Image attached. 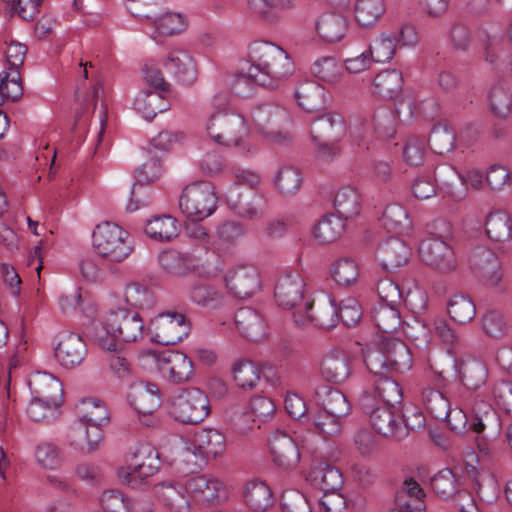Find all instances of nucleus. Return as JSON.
I'll return each instance as SVG.
<instances>
[{"mask_svg": "<svg viewBox=\"0 0 512 512\" xmlns=\"http://www.w3.org/2000/svg\"><path fill=\"white\" fill-rule=\"evenodd\" d=\"M445 420L457 433L472 430L480 434L488 431V439L495 438L501 429L500 419L490 402L481 393L473 391H464L458 396V406L449 407Z\"/></svg>", "mask_w": 512, "mask_h": 512, "instance_id": "3", "label": "nucleus"}, {"mask_svg": "<svg viewBox=\"0 0 512 512\" xmlns=\"http://www.w3.org/2000/svg\"><path fill=\"white\" fill-rule=\"evenodd\" d=\"M308 480L315 488L325 491L340 490L343 485L341 472L327 463H319L311 468Z\"/></svg>", "mask_w": 512, "mask_h": 512, "instance_id": "44", "label": "nucleus"}, {"mask_svg": "<svg viewBox=\"0 0 512 512\" xmlns=\"http://www.w3.org/2000/svg\"><path fill=\"white\" fill-rule=\"evenodd\" d=\"M402 73L397 69H386L373 80V92L385 98L395 97L402 89Z\"/></svg>", "mask_w": 512, "mask_h": 512, "instance_id": "53", "label": "nucleus"}, {"mask_svg": "<svg viewBox=\"0 0 512 512\" xmlns=\"http://www.w3.org/2000/svg\"><path fill=\"white\" fill-rule=\"evenodd\" d=\"M372 318L381 335L379 343L371 348H378L387 342L392 345L401 342L391 335L401 326L400 313L394 306L379 303L372 311Z\"/></svg>", "mask_w": 512, "mask_h": 512, "instance_id": "30", "label": "nucleus"}, {"mask_svg": "<svg viewBox=\"0 0 512 512\" xmlns=\"http://www.w3.org/2000/svg\"><path fill=\"white\" fill-rule=\"evenodd\" d=\"M123 298L127 305L139 310H150L156 305V299L152 291L138 283L126 285Z\"/></svg>", "mask_w": 512, "mask_h": 512, "instance_id": "58", "label": "nucleus"}, {"mask_svg": "<svg viewBox=\"0 0 512 512\" xmlns=\"http://www.w3.org/2000/svg\"><path fill=\"white\" fill-rule=\"evenodd\" d=\"M474 264L481 270L483 283L488 288L497 293H504L508 290V284L503 278L500 264L491 251L480 249L474 255Z\"/></svg>", "mask_w": 512, "mask_h": 512, "instance_id": "27", "label": "nucleus"}, {"mask_svg": "<svg viewBox=\"0 0 512 512\" xmlns=\"http://www.w3.org/2000/svg\"><path fill=\"white\" fill-rule=\"evenodd\" d=\"M246 505L254 512H264L274 503L273 493L264 481L253 480L246 483L243 490Z\"/></svg>", "mask_w": 512, "mask_h": 512, "instance_id": "41", "label": "nucleus"}, {"mask_svg": "<svg viewBox=\"0 0 512 512\" xmlns=\"http://www.w3.org/2000/svg\"><path fill=\"white\" fill-rule=\"evenodd\" d=\"M447 308L450 318L458 324H467L476 315V305L472 298L461 293L449 299Z\"/></svg>", "mask_w": 512, "mask_h": 512, "instance_id": "56", "label": "nucleus"}, {"mask_svg": "<svg viewBox=\"0 0 512 512\" xmlns=\"http://www.w3.org/2000/svg\"><path fill=\"white\" fill-rule=\"evenodd\" d=\"M226 287L239 298H248L260 290L261 280L258 270L253 266H239L225 277Z\"/></svg>", "mask_w": 512, "mask_h": 512, "instance_id": "23", "label": "nucleus"}, {"mask_svg": "<svg viewBox=\"0 0 512 512\" xmlns=\"http://www.w3.org/2000/svg\"><path fill=\"white\" fill-rule=\"evenodd\" d=\"M129 403L137 413L142 425L147 427L155 425L156 419L153 413L161 405V396L157 385L142 382L132 386Z\"/></svg>", "mask_w": 512, "mask_h": 512, "instance_id": "17", "label": "nucleus"}, {"mask_svg": "<svg viewBox=\"0 0 512 512\" xmlns=\"http://www.w3.org/2000/svg\"><path fill=\"white\" fill-rule=\"evenodd\" d=\"M431 487L443 499H450L462 490L460 477L449 468L438 471L431 478Z\"/></svg>", "mask_w": 512, "mask_h": 512, "instance_id": "55", "label": "nucleus"}, {"mask_svg": "<svg viewBox=\"0 0 512 512\" xmlns=\"http://www.w3.org/2000/svg\"><path fill=\"white\" fill-rule=\"evenodd\" d=\"M160 266L169 274L183 275L192 268V260L188 254L177 250H165L158 256Z\"/></svg>", "mask_w": 512, "mask_h": 512, "instance_id": "60", "label": "nucleus"}, {"mask_svg": "<svg viewBox=\"0 0 512 512\" xmlns=\"http://www.w3.org/2000/svg\"><path fill=\"white\" fill-rule=\"evenodd\" d=\"M364 362L370 373L378 376L374 393H371L380 405L395 406L401 403L403 391L397 381L388 375L405 373L412 367V357L404 342L383 343L378 348H367Z\"/></svg>", "mask_w": 512, "mask_h": 512, "instance_id": "2", "label": "nucleus"}, {"mask_svg": "<svg viewBox=\"0 0 512 512\" xmlns=\"http://www.w3.org/2000/svg\"><path fill=\"white\" fill-rule=\"evenodd\" d=\"M277 304L284 309L303 308L305 301L310 298L305 296V282L298 274H289L279 278L274 292Z\"/></svg>", "mask_w": 512, "mask_h": 512, "instance_id": "20", "label": "nucleus"}, {"mask_svg": "<svg viewBox=\"0 0 512 512\" xmlns=\"http://www.w3.org/2000/svg\"><path fill=\"white\" fill-rule=\"evenodd\" d=\"M319 38L329 44L341 42L349 30V19L339 13L330 12L320 15L315 22Z\"/></svg>", "mask_w": 512, "mask_h": 512, "instance_id": "31", "label": "nucleus"}, {"mask_svg": "<svg viewBox=\"0 0 512 512\" xmlns=\"http://www.w3.org/2000/svg\"><path fill=\"white\" fill-rule=\"evenodd\" d=\"M77 420L81 423L102 429L109 422V412L104 402L97 398L81 399L76 405Z\"/></svg>", "mask_w": 512, "mask_h": 512, "instance_id": "39", "label": "nucleus"}, {"mask_svg": "<svg viewBox=\"0 0 512 512\" xmlns=\"http://www.w3.org/2000/svg\"><path fill=\"white\" fill-rule=\"evenodd\" d=\"M396 47V34L390 31H380L370 41L367 50L375 63H386L394 57Z\"/></svg>", "mask_w": 512, "mask_h": 512, "instance_id": "50", "label": "nucleus"}, {"mask_svg": "<svg viewBox=\"0 0 512 512\" xmlns=\"http://www.w3.org/2000/svg\"><path fill=\"white\" fill-rule=\"evenodd\" d=\"M482 330L488 337L501 339L509 332V325L504 314L495 309H489L481 316Z\"/></svg>", "mask_w": 512, "mask_h": 512, "instance_id": "62", "label": "nucleus"}, {"mask_svg": "<svg viewBox=\"0 0 512 512\" xmlns=\"http://www.w3.org/2000/svg\"><path fill=\"white\" fill-rule=\"evenodd\" d=\"M28 386L31 397L63 400L61 382L51 373L36 371L30 374Z\"/></svg>", "mask_w": 512, "mask_h": 512, "instance_id": "35", "label": "nucleus"}, {"mask_svg": "<svg viewBox=\"0 0 512 512\" xmlns=\"http://www.w3.org/2000/svg\"><path fill=\"white\" fill-rule=\"evenodd\" d=\"M248 62L261 81V86L278 87L293 72L287 52L269 41H255L248 47Z\"/></svg>", "mask_w": 512, "mask_h": 512, "instance_id": "5", "label": "nucleus"}, {"mask_svg": "<svg viewBox=\"0 0 512 512\" xmlns=\"http://www.w3.org/2000/svg\"><path fill=\"white\" fill-rule=\"evenodd\" d=\"M135 1L125 0V7L132 16L142 21L144 32L156 43H162L167 37L179 34L186 29L187 20L183 14L165 12L151 16L135 7Z\"/></svg>", "mask_w": 512, "mask_h": 512, "instance_id": "8", "label": "nucleus"}, {"mask_svg": "<svg viewBox=\"0 0 512 512\" xmlns=\"http://www.w3.org/2000/svg\"><path fill=\"white\" fill-rule=\"evenodd\" d=\"M180 232L179 221L171 215H157L147 220L145 225L146 235L160 242L170 241Z\"/></svg>", "mask_w": 512, "mask_h": 512, "instance_id": "43", "label": "nucleus"}, {"mask_svg": "<svg viewBox=\"0 0 512 512\" xmlns=\"http://www.w3.org/2000/svg\"><path fill=\"white\" fill-rule=\"evenodd\" d=\"M93 247L97 255L110 261L122 262L133 251L130 233L112 222H103L93 232Z\"/></svg>", "mask_w": 512, "mask_h": 512, "instance_id": "6", "label": "nucleus"}, {"mask_svg": "<svg viewBox=\"0 0 512 512\" xmlns=\"http://www.w3.org/2000/svg\"><path fill=\"white\" fill-rule=\"evenodd\" d=\"M344 132V119L338 113H327L313 121L311 126L314 140L321 137L338 139L344 135Z\"/></svg>", "mask_w": 512, "mask_h": 512, "instance_id": "52", "label": "nucleus"}, {"mask_svg": "<svg viewBox=\"0 0 512 512\" xmlns=\"http://www.w3.org/2000/svg\"><path fill=\"white\" fill-rule=\"evenodd\" d=\"M299 106L308 112H317L325 107V89L315 81H305L296 90Z\"/></svg>", "mask_w": 512, "mask_h": 512, "instance_id": "48", "label": "nucleus"}, {"mask_svg": "<svg viewBox=\"0 0 512 512\" xmlns=\"http://www.w3.org/2000/svg\"><path fill=\"white\" fill-rule=\"evenodd\" d=\"M321 374L323 378L335 384L345 382L351 375L349 358L340 351H331L322 359Z\"/></svg>", "mask_w": 512, "mask_h": 512, "instance_id": "36", "label": "nucleus"}, {"mask_svg": "<svg viewBox=\"0 0 512 512\" xmlns=\"http://www.w3.org/2000/svg\"><path fill=\"white\" fill-rule=\"evenodd\" d=\"M334 209L341 219H351L361 210V196L358 189L351 185L342 186L337 190L333 202Z\"/></svg>", "mask_w": 512, "mask_h": 512, "instance_id": "42", "label": "nucleus"}, {"mask_svg": "<svg viewBox=\"0 0 512 512\" xmlns=\"http://www.w3.org/2000/svg\"><path fill=\"white\" fill-rule=\"evenodd\" d=\"M63 400L31 397L27 407V415L34 422L50 423L61 415Z\"/></svg>", "mask_w": 512, "mask_h": 512, "instance_id": "49", "label": "nucleus"}, {"mask_svg": "<svg viewBox=\"0 0 512 512\" xmlns=\"http://www.w3.org/2000/svg\"><path fill=\"white\" fill-rule=\"evenodd\" d=\"M86 355L87 348L83 339L74 333L62 335L55 348L58 363L67 369L79 366Z\"/></svg>", "mask_w": 512, "mask_h": 512, "instance_id": "29", "label": "nucleus"}, {"mask_svg": "<svg viewBox=\"0 0 512 512\" xmlns=\"http://www.w3.org/2000/svg\"><path fill=\"white\" fill-rule=\"evenodd\" d=\"M439 180L443 186H447V193H452V185L459 180L462 185L469 186L473 190H481L484 185V174L478 168H470L465 174L459 173L455 168L448 165L438 167Z\"/></svg>", "mask_w": 512, "mask_h": 512, "instance_id": "37", "label": "nucleus"}, {"mask_svg": "<svg viewBox=\"0 0 512 512\" xmlns=\"http://www.w3.org/2000/svg\"><path fill=\"white\" fill-rule=\"evenodd\" d=\"M293 319L298 326L314 325L329 329L338 323V310L330 295H321L317 300L305 301L303 308L293 311Z\"/></svg>", "mask_w": 512, "mask_h": 512, "instance_id": "12", "label": "nucleus"}, {"mask_svg": "<svg viewBox=\"0 0 512 512\" xmlns=\"http://www.w3.org/2000/svg\"><path fill=\"white\" fill-rule=\"evenodd\" d=\"M133 108L143 118L150 120L158 113L166 111L168 102L162 92L142 89L134 98Z\"/></svg>", "mask_w": 512, "mask_h": 512, "instance_id": "46", "label": "nucleus"}, {"mask_svg": "<svg viewBox=\"0 0 512 512\" xmlns=\"http://www.w3.org/2000/svg\"><path fill=\"white\" fill-rule=\"evenodd\" d=\"M330 276L339 285L350 286L358 279L359 268L354 260L341 258L331 264Z\"/></svg>", "mask_w": 512, "mask_h": 512, "instance_id": "64", "label": "nucleus"}, {"mask_svg": "<svg viewBox=\"0 0 512 512\" xmlns=\"http://www.w3.org/2000/svg\"><path fill=\"white\" fill-rule=\"evenodd\" d=\"M382 222L388 231L396 233H405L412 228V221L407 210L397 203L386 206L382 215Z\"/></svg>", "mask_w": 512, "mask_h": 512, "instance_id": "57", "label": "nucleus"}, {"mask_svg": "<svg viewBox=\"0 0 512 512\" xmlns=\"http://www.w3.org/2000/svg\"><path fill=\"white\" fill-rule=\"evenodd\" d=\"M418 253L420 259L428 266L442 273L456 269L457 260L452 246L446 236L428 237L421 241Z\"/></svg>", "mask_w": 512, "mask_h": 512, "instance_id": "15", "label": "nucleus"}, {"mask_svg": "<svg viewBox=\"0 0 512 512\" xmlns=\"http://www.w3.org/2000/svg\"><path fill=\"white\" fill-rule=\"evenodd\" d=\"M159 465L156 449L148 443H142L137 446L130 461L118 469L117 475L121 483L131 488H140L158 471Z\"/></svg>", "mask_w": 512, "mask_h": 512, "instance_id": "9", "label": "nucleus"}, {"mask_svg": "<svg viewBox=\"0 0 512 512\" xmlns=\"http://www.w3.org/2000/svg\"><path fill=\"white\" fill-rule=\"evenodd\" d=\"M233 379L242 390L254 389L261 379V372L256 364L249 360H240L233 365Z\"/></svg>", "mask_w": 512, "mask_h": 512, "instance_id": "59", "label": "nucleus"}, {"mask_svg": "<svg viewBox=\"0 0 512 512\" xmlns=\"http://www.w3.org/2000/svg\"><path fill=\"white\" fill-rule=\"evenodd\" d=\"M403 334L416 343L418 347L426 348L432 335L439 337L445 343H452L455 335L447 321L437 315H428L422 320H416L415 325L401 326Z\"/></svg>", "mask_w": 512, "mask_h": 512, "instance_id": "16", "label": "nucleus"}, {"mask_svg": "<svg viewBox=\"0 0 512 512\" xmlns=\"http://www.w3.org/2000/svg\"><path fill=\"white\" fill-rule=\"evenodd\" d=\"M285 111L278 105L265 102L254 105L249 112L221 110L211 113L202 123L201 133L209 143L222 148H234L239 156L250 159L259 146L250 139L253 128L269 143L282 144L290 134L281 129Z\"/></svg>", "mask_w": 512, "mask_h": 512, "instance_id": "1", "label": "nucleus"}, {"mask_svg": "<svg viewBox=\"0 0 512 512\" xmlns=\"http://www.w3.org/2000/svg\"><path fill=\"white\" fill-rule=\"evenodd\" d=\"M411 256L410 248L399 238H388L377 248L376 260L387 271H394L405 265Z\"/></svg>", "mask_w": 512, "mask_h": 512, "instance_id": "28", "label": "nucleus"}, {"mask_svg": "<svg viewBox=\"0 0 512 512\" xmlns=\"http://www.w3.org/2000/svg\"><path fill=\"white\" fill-rule=\"evenodd\" d=\"M140 359L143 364H154L164 376L175 383L189 381L194 373L192 360L179 351L146 350L140 354Z\"/></svg>", "mask_w": 512, "mask_h": 512, "instance_id": "11", "label": "nucleus"}, {"mask_svg": "<svg viewBox=\"0 0 512 512\" xmlns=\"http://www.w3.org/2000/svg\"><path fill=\"white\" fill-rule=\"evenodd\" d=\"M217 195L208 181H196L185 186L179 197V209L189 220L199 222L217 209Z\"/></svg>", "mask_w": 512, "mask_h": 512, "instance_id": "7", "label": "nucleus"}, {"mask_svg": "<svg viewBox=\"0 0 512 512\" xmlns=\"http://www.w3.org/2000/svg\"><path fill=\"white\" fill-rule=\"evenodd\" d=\"M362 126L364 136H375L378 139H390L396 133V118L387 107L377 108L364 122L355 123L354 133Z\"/></svg>", "mask_w": 512, "mask_h": 512, "instance_id": "24", "label": "nucleus"}, {"mask_svg": "<svg viewBox=\"0 0 512 512\" xmlns=\"http://www.w3.org/2000/svg\"><path fill=\"white\" fill-rule=\"evenodd\" d=\"M387 10L385 0H355L353 3V20L364 30L376 28Z\"/></svg>", "mask_w": 512, "mask_h": 512, "instance_id": "33", "label": "nucleus"}, {"mask_svg": "<svg viewBox=\"0 0 512 512\" xmlns=\"http://www.w3.org/2000/svg\"><path fill=\"white\" fill-rule=\"evenodd\" d=\"M104 439L102 429L91 427L76 420L68 429L65 441L74 452L88 455L99 449Z\"/></svg>", "mask_w": 512, "mask_h": 512, "instance_id": "19", "label": "nucleus"}, {"mask_svg": "<svg viewBox=\"0 0 512 512\" xmlns=\"http://www.w3.org/2000/svg\"><path fill=\"white\" fill-rule=\"evenodd\" d=\"M188 297L192 303L207 310H219L226 305L224 293L205 283L193 284L188 291Z\"/></svg>", "mask_w": 512, "mask_h": 512, "instance_id": "40", "label": "nucleus"}, {"mask_svg": "<svg viewBox=\"0 0 512 512\" xmlns=\"http://www.w3.org/2000/svg\"><path fill=\"white\" fill-rule=\"evenodd\" d=\"M360 405L378 434L395 439H401L405 435V428L395 416L393 406L380 405L370 393H365L361 397Z\"/></svg>", "mask_w": 512, "mask_h": 512, "instance_id": "14", "label": "nucleus"}, {"mask_svg": "<svg viewBox=\"0 0 512 512\" xmlns=\"http://www.w3.org/2000/svg\"><path fill=\"white\" fill-rule=\"evenodd\" d=\"M170 415L184 424H198L209 414V399L198 388H187L170 399Z\"/></svg>", "mask_w": 512, "mask_h": 512, "instance_id": "10", "label": "nucleus"}, {"mask_svg": "<svg viewBox=\"0 0 512 512\" xmlns=\"http://www.w3.org/2000/svg\"><path fill=\"white\" fill-rule=\"evenodd\" d=\"M269 448L273 463L281 469H292L300 460L295 440L285 431L277 430L272 433Z\"/></svg>", "mask_w": 512, "mask_h": 512, "instance_id": "22", "label": "nucleus"}, {"mask_svg": "<svg viewBox=\"0 0 512 512\" xmlns=\"http://www.w3.org/2000/svg\"><path fill=\"white\" fill-rule=\"evenodd\" d=\"M485 231L491 241L507 243L512 237V218L502 210L493 211L486 217Z\"/></svg>", "mask_w": 512, "mask_h": 512, "instance_id": "47", "label": "nucleus"}, {"mask_svg": "<svg viewBox=\"0 0 512 512\" xmlns=\"http://www.w3.org/2000/svg\"><path fill=\"white\" fill-rule=\"evenodd\" d=\"M185 491L188 498L205 504L219 503L227 498L223 482L204 475L190 478L185 484Z\"/></svg>", "mask_w": 512, "mask_h": 512, "instance_id": "21", "label": "nucleus"}, {"mask_svg": "<svg viewBox=\"0 0 512 512\" xmlns=\"http://www.w3.org/2000/svg\"><path fill=\"white\" fill-rule=\"evenodd\" d=\"M311 73L322 82L334 85L344 77V67L336 57L322 56L311 65Z\"/></svg>", "mask_w": 512, "mask_h": 512, "instance_id": "51", "label": "nucleus"}, {"mask_svg": "<svg viewBox=\"0 0 512 512\" xmlns=\"http://www.w3.org/2000/svg\"><path fill=\"white\" fill-rule=\"evenodd\" d=\"M189 323L180 313H159L151 318L147 326V336L152 342L161 345H174L189 334Z\"/></svg>", "mask_w": 512, "mask_h": 512, "instance_id": "13", "label": "nucleus"}, {"mask_svg": "<svg viewBox=\"0 0 512 512\" xmlns=\"http://www.w3.org/2000/svg\"><path fill=\"white\" fill-rule=\"evenodd\" d=\"M488 369L486 364L480 359H468L464 361L460 368V377L463 384L471 390H476L486 383Z\"/></svg>", "mask_w": 512, "mask_h": 512, "instance_id": "54", "label": "nucleus"}, {"mask_svg": "<svg viewBox=\"0 0 512 512\" xmlns=\"http://www.w3.org/2000/svg\"><path fill=\"white\" fill-rule=\"evenodd\" d=\"M302 181L300 170L292 166L279 168L274 177V184L283 195L295 194L300 189Z\"/></svg>", "mask_w": 512, "mask_h": 512, "instance_id": "61", "label": "nucleus"}, {"mask_svg": "<svg viewBox=\"0 0 512 512\" xmlns=\"http://www.w3.org/2000/svg\"><path fill=\"white\" fill-rule=\"evenodd\" d=\"M465 469L470 475L477 487L479 497L485 502H492L498 494V486L496 480L488 472L480 473L477 469L479 464V456L476 452L468 448L463 452Z\"/></svg>", "mask_w": 512, "mask_h": 512, "instance_id": "25", "label": "nucleus"}, {"mask_svg": "<svg viewBox=\"0 0 512 512\" xmlns=\"http://www.w3.org/2000/svg\"><path fill=\"white\" fill-rule=\"evenodd\" d=\"M238 331L247 339L258 341L267 335V323L263 315L251 307H242L235 314Z\"/></svg>", "mask_w": 512, "mask_h": 512, "instance_id": "32", "label": "nucleus"}, {"mask_svg": "<svg viewBox=\"0 0 512 512\" xmlns=\"http://www.w3.org/2000/svg\"><path fill=\"white\" fill-rule=\"evenodd\" d=\"M193 441L202 458H216L226 450V438L223 433L216 429L200 430L194 435Z\"/></svg>", "mask_w": 512, "mask_h": 512, "instance_id": "45", "label": "nucleus"}, {"mask_svg": "<svg viewBox=\"0 0 512 512\" xmlns=\"http://www.w3.org/2000/svg\"><path fill=\"white\" fill-rule=\"evenodd\" d=\"M248 12L269 26L280 24L297 8V0H246Z\"/></svg>", "mask_w": 512, "mask_h": 512, "instance_id": "18", "label": "nucleus"}, {"mask_svg": "<svg viewBox=\"0 0 512 512\" xmlns=\"http://www.w3.org/2000/svg\"><path fill=\"white\" fill-rule=\"evenodd\" d=\"M164 68L185 85L193 84L198 78V69L190 53L183 49L170 51L163 60Z\"/></svg>", "mask_w": 512, "mask_h": 512, "instance_id": "26", "label": "nucleus"}, {"mask_svg": "<svg viewBox=\"0 0 512 512\" xmlns=\"http://www.w3.org/2000/svg\"><path fill=\"white\" fill-rule=\"evenodd\" d=\"M147 336V327L136 312L119 308L103 315L93 323V339L102 349L117 351V341L135 342Z\"/></svg>", "mask_w": 512, "mask_h": 512, "instance_id": "4", "label": "nucleus"}, {"mask_svg": "<svg viewBox=\"0 0 512 512\" xmlns=\"http://www.w3.org/2000/svg\"><path fill=\"white\" fill-rule=\"evenodd\" d=\"M33 457L35 464L44 471H58L65 462L62 448L50 440L39 441L34 447Z\"/></svg>", "mask_w": 512, "mask_h": 512, "instance_id": "38", "label": "nucleus"}, {"mask_svg": "<svg viewBox=\"0 0 512 512\" xmlns=\"http://www.w3.org/2000/svg\"><path fill=\"white\" fill-rule=\"evenodd\" d=\"M185 486L179 483L162 482L154 487V494L161 505L171 512H188L190 502Z\"/></svg>", "mask_w": 512, "mask_h": 512, "instance_id": "34", "label": "nucleus"}, {"mask_svg": "<svg viewBox=\"0 0 512 512\" xmlns=\"http://www.w3.org/2000/svg\"><path fill=\"white\" fill-rule=\"evenodd\" d=\"M421 401L435 419H446L449 415V401L440 391L431 387L423 388Z\"/></svg>", "mask_w": 512, "mask_h": 512, "instance_id": "63", "label": "nucleus"}]
</instances>
